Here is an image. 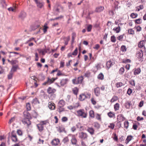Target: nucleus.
Segmentation results:
<instances>
[{
  "instance_id": "obj_1",
  "label": "nucleus",
  "mask_w": 146,
  "mask_h": 146,
  "mask_svg": "<svg viewBox=\"0 0 146 146\" xmlns=\"http://www.w3.org/2000/svg\"><path fill=\"white\" fill-rule=\"evenodd\" d=\"M77 113L78 116L84 118H85L87 117V113L85 112L84 110L83 109H81L77 111Z\"/></svg>"
},
{
  "instance_id": "obj_2",
  "label": "nucleus",
  "mask_w": 146,
  "mask_h": 146,
  "mask_svg": "<svg viewBox=\"0 0 146 146\" xmlns=\"http://www.w3.org/2000/svg\"><path fill=\"white\" fill-rule=\"evenodd\" d=\"M56 79L54 78L51 79L48 78L47 80L43 83L42 84L44 85H48L54 82Z\"/></svg>"
},
{
  "instance_id": "obj_3",
  "label": "nucleus",
  "mask_w": 146,
  "mask_h": 146,
  "mask_svg": "<svg viewBox=\"0 0 146 146\" xmlns=\"http://www.w3.org/2000/svg\"><path fill=\"white\" fill-rule=\"evenodd\" d=\"M114 64V62L112 60L110 59L107 62L106 67L107 69L108 70Z\"/></svg>"
},
{
  "instance_id": "obj_4",
  "label": "nucleus",
  "mask_w": 146,
  "mask_h": 146,
  "mask_svg": "<svg viewBox=\"0 0 146 146\" xmlns=\"http://www.w3.org/2000/svg\"><path fill=\"white\" fill-rule=\"evenodd\" d=\"M68 136H70L71 137L72 139L71 141L72 144L73 145H76L77 141L75 135L69 134Z\"/></svg>"
},
{
  "instance_id": "obj_5",
  "label": "nucleus",
  "mask_w": 146,
  "mask_h": 146,
  "mask_svg": "<svg viewBox=\"0 0 146 146\" xmlns=\"http://www.w3.org/2000/svg\"><path fill=\"white\" fill-rule=\"evenodd\" d=\"M79 137L82 139H85L87 138L88 135L87 134L83 132H80L78 133Z\"/></svg>"
},
{
  "instance_id": "obj_6",
  "label": "nucleus",
  "mask_w": 146,
  "mask_h": 146,
  "mask_svg": "<svg viewBox=\"0 0 146 146\" xmlns=\"http://www.w3.org/2000/svg\"><path fill=\"white\" fill-rule=\"evenodd\" d=\"M45 124L44 122H42L37 125V128L41 132L43 130L44 125Z\"/></svg>"
},
{
  "instance_id": "obj_7",
  "label": "nucleus",
  "mask_w": 146,
  "mask_h": 146,
  "mask_svg": "<svg viewBox=\"0 0 146 146\" xmlns=\"http://www.w3.org/2000/svg\"><path fill=\"white\" fill-rule=\"evenodd\" d=\"M37 7L40 8H42L44 7V3L42 2H40L38 0H35Z\"/></svg>"
},
{
  "instance_id": "obj_8",
  "label": "nucleus",
  "mask_w": 146,
  "mask_h": 146,
  "mask_svg": "<svg viewBox=\"0 0 146 146\" xmlns=\"http://www.w3.org/2000/svg\"><path fill=\"white\" fill-rule=\"evenodd\" d=\"M59 142L60 141L58 139H55L52 140L51 143L52 145L56 146L58 145Z\"/></svg>"
},
{
  "instance_id": "obj_9",
  "label": "nucleus",
  "mask_w": 146,
  "mask_h": 146,
  "mask_svg": "<svg viewBox=\"0 0 146 146\" xmlns=\"http://www.w3.org/2000/svg\"><path fill=\"white\" fill-rule=\"evenodd\" d=\"M145 39L140 41L138 44L139 47L141 48L144 46L145 42H146V36H145Z\"/></svg>"
},
{
  "instance_id": "obj_10",
  "label": "nucleus",
  "mask_w": 146,
  "mask_h": 146,
  "mask_svg": "<svg viewBox=\"0 0 146 146\" xmlns=\"http://www.w3.org/2000/svg\"><path fill=\"white\" fill-rule=\"evenodd\" d=\"M65 104V102L63 100H60L58 102V106L60 108L63 107Z\"/></svg>"
},
{
  "instance_id": "obj_11",
  "label": "nucleus",
  "mask_w": 146,
  "mask_h": 146,
  "mask_svg": "<svg viewBox=\"0 0 146 146\" xmlns=\"http://www.w3.org/2000/svg\"><path fill=\"white\" fill-rule=\"evenodd\" d=\"M121 25V24L119 23L118 25V27L114 28L113 29V30L116 33H118L121 31L120 26Z\"/></svg>"
},
{
  "instance_id": "obj_12",
  "label": "nucleus",
  "mask_w": 146,
  "mask_h": 146,
  "mask_svg": "<svg viewBox=\"0 0 146 146\" xmlns=\"http://www.w3.org/2000/svg\"><path fill=\"white\" fill-rule=\"evenodd\" d=\"M143 52L142 50H138L136 53V56L138 58H141L143 56Z\"/></svg>"
},
{
  "instance_id": "obj_13",
  "label": "nucleus",
  "mask_w": 146,
  "mask_h": 146,
  "mask_svg": "<svg viewBox=\"0 0 146 146\" xmlns=\"http://www.w3.org/2000/svg\"><path fill=\"white\" fill-rule=\"evenodd\" d=\"M22 122L24 124L28 126L30 125L31 124L30 121L27 119L23 120Z\"/></svg>"
},
{
  "instance_id": "obj_14",
  "label": "nucleus",
  "mask_w": 146,
  "mask_h": 146,
  "mask_svg": "<svg viewBox=\"0 0 146 146\" xmlns=\"http://www.w3.org/2000/svg\"><path fill=\"white\" fill-rule=\"evenodd\" d=\"M48 107L51 110H54L55 108V104L52 102H49L48 104Z\"/></svg>"
},
{
  "instance_id": "obj_15",
  "label": "nucleus",
  "mask_w": 146,
  "mask_h": 146,
  "mask_svg": "<svg viewBox=\"0 0 146 146\" xmlns=\"http://www.w3.org/2000/svg\"><path fill=\"white\" fill-rule=\"evenodd\" d=\"M95 94L97 96H98L100 94V89L99 88L97 87L94 89Z\"/></svg>"
},
{
  "instance_id": "obj_16",
  "label": "nucleus",
  "mask_w": 146,
  "mask_h": 146,
  "mask_svg": "<svg viewBox=\"0 0 146 146\" xmlns=\"http://www.w3.org/2000/svg\"><path fill=\"white\" fill-rule=\"evenodd\" d=\"M104 9V7L100 6L97 7L95 10L96 12H100L102 11Z\"/></svg>"
},
{
  "instance_id": "obj_17",
  "label": "nucleus",
  "mask_w": 146,
  "mask_h": 146,
  "mask_svg": "<svg viewBox=\"0 0 146 146\" xmlns=\"http://www.w3.org/2000/svg\"><path fill=\"white\" fill-rule=\"evenodd\" d=\"M26 16V13L25 12H22L19 15V17L22 19H23Z\"/></svg>"
},
{
  "instance_id": "obj_18",
  "label": "nucleus",
  "mask_w": 146,
  "mask_h": 146,
  "mask_svg": "<svg viewBox=\"0 0 146 146\" xmlns=\"http://www.w3.org/2000/svg\"><path fill=\"white\" fill-rule=\"evenodd\" d=\"M18 68V66L17 65H13L10 71L13 73L14 72L16 71L17 68Z\"/></svg>"
},
{
  "instance_id": "obj_19",
  "label": "nucleus",
  "mask_w": 146,
  "mask_h": 146,
  "mask_svg": "<svg viewBox=\"0 0 146 146\" xmlns=\"http://www.w3.org/2000/svg\"><path fill=\"white\" fill-rule=\"evenodd\" d=\"M47 92L49 94L54 93L56 92V90L51 87H49L47 89Z\"/></svg>"
},
{
  "instance_id": "obj_20",
  "label": "nucleus",
  "mask_w": 146,
  "mask_h": 146,
  "mask_svg": "<svg viewBox=\"0 0 146 146\" xmlns=\"http://www.w3.org/2000/svg\"><path fill=\"white\" fill-rule=\"evenodd\" d=\"M141 72V70L140 68H135L134 70V74L135 75L138 74L140 73Z\"/></svg>"
},
{
  "instance_id": "obj_21",
  "label": "nucleus",
  "mask_w": 146,
  "mask_h": 146,
  "mask_svg": "<svg viewBox=\"0 0 146 146\" xmlns=\"http://www.w3.org/2000/svg\"><path fill=\"white\" fill-rule=\"evenodd\" d=\"M68 81V80L67 79H62L60 82V84H61V86H64L66 83Z\"/></svg>"
},
{
  "instance_id": "obj_22",
  "label": "nucleus",
  "mask_w": 146,
  "mask_h": 146,
  "mask_svg": "<svg viewBox=\"0 0 146 146\" xmlns=\"http://www.w3.org/2000/svg\"><path fill=\"white\" fill-rule=\"evenodd\" d=\"M87 131L91 135H93L94 133V130L92 127H89L87 129Z\"/></svg>"
},
{
  "instance_id": "obj_23",
  "label": "nucleus",
  "mask_w": 146,
  "mask_h": 146,
  "mask_svg": "<svg viewBox=\"0 0 146 146\" xmlns=\"http://www.w3.org/2000/svg\"><path fill=\"white\" fill-rule=\"evenodd\" d=\"M86 98L85 94H82L80 95L79 99L80 101L84 100Z\"/></svg>"
},
{
  "instance_id": "obj_24",
  "label": "nucleus",
  "mask_w": 146,
  "mask_h": 146,
  "mask_svg": "<svg viewBox=\"0 0 146 146\" xmlns=\"http://www.w3.org/2000/svg\"><path fill=\"white\" fill-rule=\"evenodd\" d=\"M13 141L14 142H16L17 141V136L16 135H14L13 134V133H12V137H11Z\"/></svg>"
},
{
  "instance_id": "obj_25",
  "label": "nucleus",
  "mask_w": 146,
  "mask_h": 146,
  "mask_svg": "<svg viewBox=\"0 0 146 146\" xmlns=\"http://www.w3.org/2000/svg\"><path fill=\"white\" fill-rule=\"evenodd\" d=\"M32 103L34 104H39V102L36 98L34 99L32 101Z\"/></svg>"
},
{
  "instance_id": "obj_26",
  "label": "nucleus",
  "mask_w": 146,
  "mask_h": 146,
  "mask_svg": "<svg viewBox=\"0 0 146 146\" xmlns=\"http://www.w3.org/2000/svg\"><path fill=\"white\" fill-rule=\"evenodd\" d=\"M72 82L74 84H79V83L78 82V78H75V79H73L72 80Z\"/></svg>"
},
{
  "instance_id": "obj_27",
  "label": "nucleus",
  "mask_w": 146,
  "mask_h": 146,
  "mask_svg": "<svg viewBox=\"0 0 146 146\" xmlns=\"http://www.w3.org/2000/svg\"><path fill=\"white\" fill-rule=\"evenodd\" d=\"M118 100V98L117 96H113L111 100V102H113L117 100Z\"/></svg>"
},
{
  "instance_id": "obj_28",
  "label": "nucleus",
  "mask_w": 146,
  "mask_h": 146,
  "mask_svg": "<svg viewBox=\"0 0 146 146\" xmlns=\"http://www.w3.org/2000/svg\"><path fill=\"white\" fill-rule=\"evenodd\" d=\"M119 104L118 103H116L114 106V109L115 110H119Z\"/></svg>"
},
{
  "instance_id": "obj_29",
  "label": "nucleus",
  "mask_w": 146,
  "mask_h": 146,
  "mask_svg": "<svg viewBox=\"0 0 146 146\" xmlns=\"http://www.w3.org/2000/svg\"><path fill=\"white\" fill-rule=\"evenodd\" d=\"M135 23L137 24H140L142 23V19L139 18L135 20Z\"/></svg>"
},
{
  "instance_id": "obj_30",
  "label": "nucleus",
  "mask_w": 146,
  "mask_h": 146,
  "mask_svg": "<svg viewBox=\"0 0 146 146\" xmlns=\"http://www.w3.org/2000/svg\"><path fill=\"white\" fill-rule=\"evenodd\" d=\"M37 50L40 54H41L42 55H44L45 50H43L41 49H38Z\"/></svg>"
},
{
  "instance_id": "obj_31",
  "label": "nucleus",
  "mask_w": 146,
  "mask_h": 146,
  "mask_svg": "<svg viewBox=\"0 0 146 146\" xmlns=\"http://www.w3.org/2000/svg\"><path fill=\"white\" fill-rule=\"evenodd\" d=\"M98 78L100 80L104 79V75L102 73H100L98 76Z\"/></svg>"
},
{
  "instance_id": "obj_32",
  "label": "nucleus",
  "mask_w": 146,
  "mask_h": 146,
  "mask_svg": "<svg viewBox=\"0 0 146 146\" xmlns=\"http://www.w3.org/2000/svg\"><path fill=\"white\" fill-rule=\"evenodd\" d=\"M89 115L90 117L93 118L94 117V111L92 110H91L89 112Z\"/></svg>"
},
{
  "instance_id": "obj_33",
  "label": "nucleus",
  "mask_w": 146,
  "mask_h": 146,
  "mask_svg": "<svg viewBox=\"0 0 146 146\" xmlns=\"http://www.w3.org/2000/svg\"><path fill=\"white\" fill-rule=\"evenodd\" d=\"M116 38L114 36H111V42H115L116 41Z\"/></svg>"
},
{
  "instance_id": "obj_34",
  "label": "nucleus",
  "mask_w": 146,
  "mask_h": 146,
  "mask_svg": "<svg viewBox=\"0 0 146 146\" xmlns=\"http://www.w3.org/2000/svg\"><path fill=\"white\" fill-rule=\"evenodd\" d=\"M78 82H79V84L81 83L83 79V77L80 76V77H78Z\"/></svg>"
},
{
  "instance_id": "obj_35",
  "label": "nucleus",
  "mask_w": 146,
  "mask_h": 146,
  "mask_svg": "<svg viewBox=\"0 0 146 146\" xmlns=\"http://www.w3.org/2000/svg\"><path fill=\"white\" fill-rule=\"evenodd\" d=\"M69 139L68 137H67L64 138L62 140L63 142L64 143H65L67 142H68Z\"/></svg>"
},
{
  "instance_id": "obj_36",
  "label": "nucleus",
  "mask_w": 146,
  "mask_h": 146,
  "mask_svg": "<svg viewBox=\"0 0 146 146\" xmlns=\"http://www.w3.org/2000/svg\"><path fill=\"white\" fill-rule=\"evenodd\" d=\"M18 63V61L17 60H11V64L13 65H14V64H16Z\"/></svg>"
},
{
  "instance_id": "obj_37",
  "label": "nucleus",
  "mask_w": 146,
  "mask_h": 146,
  "mask_svg": "<svg viewBox=\"0 0 146 146\" xmlns=\"http://www.w3.org/2000/svg\"><path fill=\"white\" fill-rule=\"evenodd\" d=\"M137 16V14L136 13H132L130 15L131 17L132 18H135Z\"/></svg>"
},
{
  "instance_id": "obj_38",
  "label": "nucleus",
  "mask_w": 146,
  "mask_h": 146,
  "mask_svg": "<svg viewBox=\"0 0 146 146\" xmlns=\"http://www.w3.org/2000/svg\"><path fill=\"white\" fill-rule=\"evenodd\" d=\"M78 105L76 106H73L70 105L67 107V108L69 110H71L74 108H76V107Z\"/></svg>"
},
{
  "instance_id": "obj_39",
  "label": "nucleus",
  "mask_w": 146,
  "mask_h": 146,
  "mask_svg": "<svg viewBox=\"0 0 146 146\" xmlns=\"http://www.w3.org/2000/svg\"><path fill=\"white\" fill-rule=\"evenodd\" d=\"M108 115L110 118L113 117L115 115V114L111 112H109L108 113Z\"/></svg>"
},
{
  "instance_id": "obj_40",
  "label": "nucleus",
  "mask_w": 146,
  "mask_h": 146,
  "mask_svg": "<svg viewBox=\"0 0 146 146\" xmlns=\"http://www.w3.org/2000/svg\"><path fill=\"white\" fill-rule=\"evenodd\" d=\"M13 74V73L10 71L9 74L8 75V79H10L12 78Z\"/></svg>"
},
{
  "instance_id": "obj_41",
  "label": "nucleus",
  "mask_w": 146,
  "mask_h": 146,
  "mask_svg": "<svg viewBox=\"0 0 146 146\" xmlns=\"http://www.w3.org/2000/svg\"><path fill=\"white\" fill-rule=\"evenodd\" d=\"M143 5H140L136 7V10L138 11H140L141 9H143Z\"/></svg>"
},
{
  "instance_id": "obj_42",
  "label": "nucleus",
  "mask_w": 146,
  "mask_h": 146,
  "mask_svg": "<svg viewBox=\"0 0 146 146\" xmlns=\"http://www.w3.org/2000/svg\"><path fill=\"white\" fill-rule=\"evenodd\" d=\"M127 48L126 46L124 45H122L121 47V50L123 52L125 51L126 50Z\"/></svg>"
},
{
  "instance_id": "obj_43",
  "label": "nucleus",
  "mask_w": 146,
  "mask_h": 146,
  "mask_svg": "<svg viewBox=\"0 0 146 146\" xmlns=\"http://www.w3.org/2000/svg\"><path fill=\"white\" fill-rule=\"evenodd\" d=\"M124 69L123 67H121L119 69V72L120 74H122L124 72Z\"/></svg>"
},
{
  "instance_id": "obj_44",
  "label": "nucleus",
  "mask_w": 146,
  "mask_h": 146,
  "mask_svg": "<svg viewBox=\"0 0 146 146\" xmlns=\"http://www.w3.org/2000/svg\"><path fill=\"white\" fill-rule=\"evenodd\" d=\"M128 33L130 34L133 35L134 33V31L132 29L128 30Z\"/></svg>"
},
{
  "instance_id": "obj_45",
  "label": "nucleus",
  "mask_w": 146,
  "mask_h": 146,
  "mask_svg": "<svg viewBox=\"0 0 146 146\" xmlns=\"http://www.w3.org/2000/svg\"><path fill=\"white\" fill-rule=\"evenodd\" d=\"M78 53V49L76 48L72 53V55L76 56Z\"/></svg>"
},
{
  "instance_id": "obj_46",
  "label": "nucleus",
  "mask_w": 146,
  "mask_h": 146,
  "mask_svg": "<svg viewBox=\"0 0 146 146\" xmlns=\"http://www.w3.org/2000/svg\"><path fill=\"white\" fill-rule=\"evenodd\" d=\"M26 106L27 109L28 111H29L30 110L31 108L30 107V105L29 103H28L27 104Z\"/></svg>"
},
{
  "instance_id": "obj_47",
  "label": "nucleus",
  "mask_w": 146,
  "mask_h": 146,
  "mask_svg": "<svg viewBox=\"0 0 146 146\" xmlns=\"http://www.w3.org/2000/svg\"><path fill=\"white\" fill-rule=\"evenodd\" d=\"M114 4L115 5V8L117 9L119 7V2L117 1H115L114 3Z\"/></svg>"
},
{
  "instance_id": "obj_48",
  "label": "nucleus",
  "mask_w": 146,
  "mask_h": 146,
  "mask_svg": "<svg viewBox=\"0 0 146 146\" xmlns=\"http://www.w3.org/2000/svg\"><path fill=\"white\" fill-rule=\"evenodd\" d=\"M74 94L76 95L78 92V89L77 88H74L73 90Z\"/></svg>"
},
{
  "instance_id": "obj_49",
  "label": "nucleus",
  "mask_w": 146,
  "mask_h": 146,
  "mask_svg": "<svg viewBox=\"0 0 146 146\" xmlns=\"http://www.w3.org/2000/svg\"><path fill=\"white\" fill-rule=\"evenodd\" d=\"M135 29L137 30V31L138 32H139L141 31V27L139 26H138L135 27Z\"/></svg>"
},
{
  "instance_id": "obj_50",
  "label": "nucleus",
  "mask_w": 146,
  "mask_h": 146,
  "mask_svg": "<svg viewBox=\"0 0 146 146\" xmlns=\"http://www.w3.org/2000/svg\"><path fill=\"white\" fill-rule=\"evenodd\" d=\"M123 85V83L121 82H119L116 84V86L117 88L121 87Z\"/></svg>"
},
{
  "instance_id": "obj_51",
  "label": "nucleus",
  "mask_w": 146,
  "mask_h": 146,
  "mask_svg": "<svg viewBox=\"0 0 146 146\" xmlns=\"http://www.w3.org/2000/svg\"><path fill=\"white\" fill-rule=\"evenodd\" d=\"M123 35H120L117 37V38L119 41H121L123 38Z\"/></svg>"
},
{
  "instance_id": "obj_52",
  "label": "nucleus",
  "mask_w": 146,
  "mask_h": 146,
  "mask_svg": "<svg viewBox=\"0 0 146 146\" xmlns=\"http://www.w3.org/2000/svg\"><path fill=\"white\" fill-rule=\"evenodd\" d=\"M124 127L126 129L128 128V121H125L124 123Z\"/></svg>"
},
{
  "instance_id": "obj_53",
  "label": "nucleus",
  "mask_w": 146,
  "mask_h": 146,
  "mask_svg": "<svg viewBox=\"0 0 146 146\" xmlns=\"http://www.w3.org/2000/svg\"><path fill=\"white\" fill-rule=\"evenodd\" d=\"M92 28V26L91 25H88L87 27V30L88 31L90 32L91 31Z\"/></svg>"
},
{
  "instance_id": "obj_54",
  "label": "nucleus",
  "mask_w": 146,
  "mask_h": 146,
  "mask_svg": "<svg viewBox=\"0 0 146 146\" xmlns=\"http://www.w3.org/2000/svg\"><path fill=\"white\" fill-rule=\"evenodd\" d=\"M114 136L113 138V139L115 141H117L118 140V138L117 137V135H116V134L115 133H114Z\"/></svg>"
},
{
  "instance_id": "obj_55",
  "label": "nucleus",
  "mask_w": 146,
  "mask_h": 146,
  "mask_svg": "<svg viewBox=\"0 0 146 146\" xmlns=\"http://www.w3.org/2000/svg\"><path fill=\"white\" fill-rule=\"evenodd\" d=\"M114 125L113 123H110L108 127L111 128L112 129H113L114 127Z\"/></svg>"
},
{
  "instance_id": "obj_56",
  "label": "nucleus",
  "mask_w": 146,
  "mask_h": 146,
  "mask_svg": "<svg viewBox=\"0 0 146 146\" xmlns=\"http://www.w3.org/2000/svg\"><path fill=\"white\" fill-rule=\"evenodd\" d=\"M129 83L131 85L134 86H135V83L134 80H131L129 81Z\"/></svg>"
},
{
  "instance_id": "obj_57",
  "label": "nucleus",
  "mask_w": 146,
  "mask_h": 146,
  "mask_svg": "<svg viewBox=\"0 0 146 146\" xmlns=\"http://www.w3.org/2000/svg\"><path fill=\"white\" fill-rule=\"evenodd\" d=\"M35 60L36 61H38V53H35Z\"/></svg>"
},
{
  "instance_id": "obj_58",
  "label": "nucleus",
  "mask_w": 146,
  "mask_h": 146,
  "mask_svg": "<svg viewBox=\"0 0 146 146\" xmlns=\"http://www.w3.org/2000/svg\"><path fill=\"white\" fill-rule=\"evenodd\" d=\"M67 118L65 117H63L62 119V121L63 122H66L67 121Z\"/></svg>"
},
{
  "instance_id": "obj_59",
  "label": "nucleus",
  "mask_w": 146,
  "mask_h": 146,
  "mask_svg": "<svg viewBox=\"0 0 146 146\" xmlns=\"http://www.w3.org/2000/svg\"><path fill=\"white\" fill-rule=\"evenodd\" d=\"M112 23L111 21H108L107 23V25L108 27H110L112 25Z\"/></svg>"
},
{
  "instance_id": "obj_60",
  "label": "nucleus",
  "mask_w": 146,
  "mask_h": 146,
  "mask_svg": "<svg viewBox=\"0 0 146 146\" xmlns=\"http://www.w3.org/2000/svg\"><path fill=\"white\" fill-rule=\"evenodd\" d=\"M100 47V45L98 44H96L95 46L93 48L94 49H96L97 50Z\"/></svg>"
},
{
  "instance_id": "obj_61",
  "label": "nucleus",
  "mask_w": 146,
  "mask_h": 146,
  "mask_svg": "<svg viewBox=\"0 0 146 146\" xmlns=\"http://www.w3.org/2000/svg\"><path fill=\"white\" fill-rule=\"evenodd\" d=\"M8 10L9 11H14V10H15V9L13 8V7H10L8 9Z\"/></svg>"
},
{
  "instance_id": "obj_62",
  "label": "nucleus",
  "mask_w": 146,
  "mask_h": 146,
  "mask_svg": "<svg viewBox=\"0 0 146 146\" xmlns=\"http://www.w3.org/2000/svg\"><path fill=\"white\" fill-rule=\"evenodd\" d=\"M15 119V118L14 117H12L9 120V123H11L13 122Z\"/></svg>"
},
{
  "instance_id": "obj_63",
  "label": "nucleus",
  "mask_w": 146,
  "mask_h": 146,
  "mask_svg": "<svg viewBox=\"0 0 146 146\" xmlns=\"http://www.w3.org/2000/svg\"><path fill=\"white\" fill-rule=\"evenodd\" d=\"M143 101H141L139 103V106L140 107H141L143 105Z\"/></svg>"
},
{
  "instance_id": "obj_64",
  "label": "nucleus",
  "mask_w": 146,
  "mask_h": 146,
  "mask_svg": "<svg viewBox=\"0 0 146 146\" xmlns=\"http://www.w3.org/2000/svg\"><path fill=\"white\" fill-rule=\"evenodd\" d=\"M81 145L82 146H86V145L84 142L83 140L81 141Z\"/></svg>"
}]
</instances>
